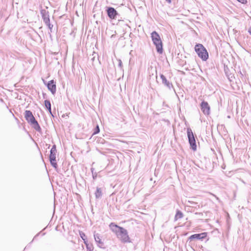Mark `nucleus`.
<instances>
[{
  "instance_id": "f257e3e1",
  "label": "nucleus",
  "mask_w": 251,
  "mask_h": 251,
  "mask_svg": "<svg viewBox=\"0 0 251 251\" xmlns=\"http://www.w3.org/2000/svg\"><path fill=\"white\" fill-rule=\"evenodd\" d=\"M111 230L115 233L117 238L123 243L130 242V238L128 235L127 231L121 226L111 223L109 225Z\"/></svg>"
},
{
  "instance_id": "f03ea898",
  "label": "nucleus",
  "mask_w": 251,
  "mask_h": 251,
  "mask_svg": "<svg viewBox=\"0 0 251 251\" xmlns=\"http://www.w3.org/2000/svg\"><path fill=\"white\" fill-rule=\"evenodd\" d=\"M151 37L156 47V51L160 54L162 53L163 52L162 42L159 35L156 31H153L151 33Z\"/></svg>"
},
{
  "instance_id": "7ed1b4c3",
  "label": "nucleus",
  "mask_w": 251,
  "mask_h": 251,
  "mask_svg": "<svg viewBox=\"0 0 251 251\" xmlns=\"http://www.w3.org/2000/svg\"><path fill=\"white\" fill-rule=\"evenodd\" d=\"M195 50L202 61H205L208 59V52L202 44H197L195 47Z\"/></svg>"
},
{
  "instance_id": "20e7f679",
  "label": "nucleus",
  "mask_w": 251,
  "mask_h": 251,
  "mask_svg": "<svg viewBox=\"0 0 251 251\" xmlns=\"http://www.w3.org/2000/svg\"><path fill=\"white\" fill-rule=\"evenodd\" d=\"M25 118L28 122H30L31 124H32L35 129H38L40 128V126L37 123V122L35 120L34 116L32 112L29 110H26L25 112Z\"/></svg>"
},
{
  "instance_id": "39448f33",
  "label": "nucleus",
  "mask_w": 251,
  "mask_h": 251,
  "mask_svg": "<svg viewBox=\"0 0 251 251\" xmlns=\"http://www.w3.org/2000/svg\"><path fill=\"white\" fill-rule=\"evenodd\" d=\"M187 136L189 140V142L193 150H196V145L195 137L192 129L190 128H188L187 130Z\"/></svg>"
},
{
  "instance_id": "423d86ee",
  "label": "nucleus",
  "mask_w": 251,
  "mask_h": 251,
  "mask_svg": "<svg viewBox=\"0 0 251 251\" xmlns=\"http://www.w3.org/2000/svg\"><path fill=\"white\" fill-rule=\"evenodd\" d=\"M201 109L205 115H209L210 113V106L206 101H202L201 104Z\"/></svg>"
},
{
  "instance_id": "0eeeda50",
  "label": "nucleus",
  "mask_w": 251,
  "mask_h": 251,
  "mask_svg": "<svg viewBox=\"0 0 251 251\" xmlns=\"http://www.w3.org/2000/svg\"><path fill=\"white\" fill-rule=\"evenodd\" d=\"M160 78L162 80V83L169 89L171 90L173 88V84L166 79V77L163 75H160Z\"/></svg>"
},
{
  "instance_id": "6e6552de",
  "label": "nucleus",
  "mask_w": 251,
  "mask_h": 251,
  "mask_svg": "<svg viewBox=\"0 0 251 251\" xmlns=\"http://www.w3.org/2000/svg\"><path fill=\"white\" fill-rule=\"evenodd\" d=\"M207 232H202V233H200V234H193V235H191L189 237V239L190 240H192L194 239L201 240V239H203L204 238H205L207 236Z\"/></svg>"
},
{
  "instance_id": "1a4fd4ad",
  "label": "nucleus",
  "mask_w": 251,
  "mask_h": 251,
  "mask_svg": "<svg viewBox=\"0 0 251 251\" xmlns=\"http://www.w3.org/2000/svg\"><path fill=\"white\" fill-rule=\"evenodd\" d=\"M48 88L50 90L52 94H54L56 92V85L54 82L53 80H51L48 83Z\"/></svg>"
},
{
  "instance_id": "9d476101",
  "label": "nucleus",
  "mask_w": 251,
  "mask_h": 251,
  "mask_svg": "<svg viewBox=\"0 0 251 251\" xmlns=\"http://www.w3.org/2000/svg\"><path fill=\"white\" fill-rule=\"evenodd\" d=\"M107 14L111 19H115L117 14V11L112 7H110L107 10Z\"/></svg>"
},
{
  "instance_id": "9b49d317",
  "label": "nucleus",
  "mask_w": 251,
  "mask_h": 251,
  "mask_svg": "<svg viewBox=\"0 0 251 251\" xmlns=\"http://www.w3.org/2000/svg\"><path fill=\"white\" fill-rule=\"evenodd\" d=\"M50 160L52 166L56 168L57 167V164L56 162V153L50 152Z\"/></svg>"
},
{
  "instance_id": "f8f14e48",
  "label": "nucleus",
  "mask_w": 251,
  "mask_h": 251,
  "mask_svg": "<svg viewBox=\"0 0 251 251\" xmlns=\"http://www.w3.org/2000/svg\"><path fill=\"white\" fill-rule=\"evenodd\" d=\"M44 21L46 23V24L49 26V27L51 29L52 25L51 26L50 24V19L48 16H46V15L43 16Z\"/></svg>"
},
{
  "instance_id": "ddd939ff",
  "label": "nucleus",
  "mask_w": 251,
  "mask_h": 251,
  "mask_svg": "<svg viewBox=\"0 0 251 251\" xmlns=\"http://www.w3.org/2000/svg\"><path fill=\"white\" fill-rule=\"evenodd\" d=\"M45 105L46 107L48 109L50 113L51 114V104H50V101L48 100H45Z\"/></svg>"
},
{
  "instance_id": "4468645a",
  "label": "nucleus",
  "mask_w": 251,
  "mask_h": 251,
  "mask_svg": "<svg viewBox=\"0 0 251 251\" xmlns=\"http://www.w3.org/2000/svg\"><path fill=\"white\" fill-rule=\"evenodd\" d=\"M95 196L97 198H100L102 196V192L100 188H98L95 193Z\"/></svg>"
},
{
  "instance_id": "2eb2a0df",
  "label": "nucleus",
  "mask_w": 251,
  "mask_h": 251,
  "mask_svg": "<svg viewBox=\"0 0 251 251\" xmlns=\"http://www.w3.org/2000/svg\"><path fill=\"white\" fill-rule=\"evenodd\" d=\"M183 214L181 212L178 211L175 216V219L177 220L178 219H180L182 217Z\"/></svg>"
},
{
  "instance_id": "dca6fc26",
  "label": "nucleus",
  "mask_w": 251,
  "mask_h": 251,
  "mask_svg": "<svg viewBox=\"0 0 251 251\" xmlns=\"http://www.w3.org/2000/svg\"><path fill=\"white\" fill-rule=\"evenodd\" d=\"M94 238H95L96 242H98L99 243H100V239L98 234H94Z\"/></svg>"
},
{
  "instance_id": "f3484780",
  "label": "nucleus",
  "mask_w": 251,
  "mask_h": 251,
  "mask_svg": "<svg viewBox=\"0 0 251 251\" xmlns=\"http://www.w3.org/2000/svg\"><path fill=\"white\" fill-rule=\"evenodd\" d=\"M80 235L81 237V238L84 240V243L85 244V245H86L87 246V248H88V245L87 244V242L86 241H85V239L84 238V237H85V235L84 233H80Z\"/></svg>"
},
{
  "instance_id": "a211bd4d",
  "label": "nucleus",
  "mask_w": 251,
  "mask_h": 251,
  "mask_svg": "<svg viewBox=\"0 0 251 251\" xmlns=\"http://www.w3.org/2000/svg\"><path fill=\"white\" fill-rule=\"evenodd\" d=\"M224 70H225L226 74V75L228 76H229L231 74V73H230V74H229V73L228 72V66H227V65H224Z\"/></svg>"
},
{
  "instance_id": "6ab92c4d",
  "label": "nucleus",
  "mask_w": 251,
  "mask_h": 251,
  "mask_svg": "<svg viewBox=\"0 0 251 251\" xmlns=\"http://www.w3.org/2000/svg\"><path fill=\"white\" fill-rule=\"evenodd\" d=\"M56 147L55 145H53L52 147V148L51 149V150H50V152L51 153H56Z\"/></svg>"
},
{
  "instance_id": "aec40b11",
  "label": "nucleus",
  "mask_w": 251,
  "mask_h": 251,
  "mask_svg": "<svg viewBox=\"0 0 251 251\" xmlns=\"http://www.w3.org/2000/svg\"><path fill=\"white\" fill-rule=\"evenodd\" d=\"M100 132V129L98 126H97L96 131L94 132V134H97Z\"/></svg>"
},
{
  "instance_id": "412c9836",
  "label": "nucleus",
  "mask_w": 251,
  "mask_h": 251,
  "mask_svg": "<svg viewBox=\"0 0 251 251\" xmlns=\"http://www.w3.org/2000/svg\"><path fill=\"white\" fill-rule=\"evenodd\" d=\"M237 0L243 4H245L247 2V0Z\"/></svg>"
},
{
  "instance_id": "4be33fe9",
  "label": "nucleus",
  "mask_w": 251,
  "mask_h": 251,
  "mask_svg": "<svg viewBox=\"0 0 251 251\" xmlns=\"http://www.w3.org/2000/svg\"><path fill=\"white\" fill-rule=\"evenodd\" d=\"M188 202L189 203H190V204L195 203L194 202H192V201H189Z\"/></svg>"
},
{
  "instance_id": "5701e85b",
  "label": "nucleus",
  "mask_w": 251,
  "mask_h": 251,
  "mask_svg": "<svg viewBox=\"0 0 251 251\" xmlns=\"http://www.w3.org/2000/svg\"><path fill=\"white\" fill-rule=\"evenodd\" d=\"M249 32L251 34V27L249 30Z\"/></svg>"
},
{
  "instance_id": "b1692460",
  "label": "nucleus",
  "mask_w": 251,
  "mask_h": 251,
  "mask_svg": "<svg viewBox=\"0 0 251 251\" xmlns=\"http://www.w3.org/2000/svg\"><path fill=\"white\" fill-rule=\"evenodd\" d=\"M122 64H121V63L119 64V66L120 68L122 67Z\"/></svg>"
},
{
  "instance_id": "393cba45",
  "label": "nucleus",
  "mask_w": 251,
  "mask_h": 251,
  "mask_svg": "<svg viewBox=\"0 0 251 251\" xmlns=\"http://www.w3.org/2000/svg\"><path fill=\"white\" fill-rule=\"evenodd\" d=\"M167 1H168L169 3L171 2V0H166Z\"/></svg>"
},
{
  "instance_id": "a878e982",
  "label": "nucleus",
  "mask_w": 251,
  "mask_h": 251,
  "mask_svg": "<svg viewBox=\"0 0 251 251\" xmlns=\"http://www.w3.org/2000/svg\"><path fill=\"white\" fill-rule=\"evenodd\" d=\"M234 71V69H233L231 67V71L233 72Z\"/></svg>"
}]
</instances>
